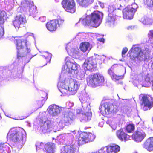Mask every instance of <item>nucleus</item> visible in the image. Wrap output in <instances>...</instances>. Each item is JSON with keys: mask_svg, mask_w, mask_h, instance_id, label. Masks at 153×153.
Segmentation results:
<instances>
[{"mask_svg": "<svg viewBox=\"0 0 153 153\" xmlns=\"http://www.w3.org/2000/svg\"><path fill=\"white\" fill-rule=\"evenodd\" d=\"M77 2L80 5L84 6L87 4L93 3L94 0H76Z\"/></svg>", "mask_w": 153, "mask_h": 153, "instance_id": "2f4dec72", "label": "nucleus"}, {"mask_svg": "<svg viewBox=\"0 0 153 153\" xmlns=\"http://www.w3.org/2000/svg\"><path fill=\"white\" fill-rule=\"evenodd\" d=\"M65 61L66 70L70 73H72L73 71L77 70L79 67V65L71 57H66Z\"/></svg>", "mask_w": 153, "mask_h": 153, "instance_id": "f8f14e48", "label": "nucleus"}, {"mask_svg": "<svg viewBox=\"0 0 153 153\" xmlns=\"http://www.w3.org/2000/svg\"><path fill=\"white\" fill-rule=\"evenodd\" d=\"M26 22L25 17L21 15H17L15 17L13 23L16 28H19L20 27L21 24H23Z\"/></svg>", "mask_w": 153, "mask_h": 153, "instance_id": "dca6fc26", "label": "nucleus"}, {"mask_svg": "<svg viewBox=\"0 0 153 153\" xmlns=\"http://www.w3.org/2000/svg\"><path fill=\"white\" fill-rule=\"evenodd\" d=\"M45 101L44 100L42 99H40V100H38L37 103L38 107H42Z\"/></svg>", "mask_w": 153, "mask_h": 153, "instance_id": "58836bf2", "label": "nucleus"}, {"mask_svg": "<svg viewBox=\"0 0 153 153\" xmlns=\"http://www.w3.org/2000/svg\"><path fill=\"white\" fill-rule=\"evenodd\" d=\"M73 115L71 112H66L62 118V122L66 125H69L73 122Z\"/></svg>", "mask_w": 153, "mask_h": 153, "instance_id": "6ab92c4d", "label": "nucleus"}, {"mask_svg": "<svg viewBox=\"0 0 153 153\" xmlns=\"http://www.w3.org/2000/svg\"><path fill=\"white\" fill-rule=\"evenodd\" d=\"M36 54H35L33 55L32 54L31 51H29V58L30 57V59H31L32 57L36 56Z\"/></svg>", "mask_w": 153, "mask_h": 153, "instance_id": "de8ad7c7", "label": "nucleus"}, {"mask_svg": "<svg viewBox=\"0 0 153 153\" xmlns=\"http://www.w3.org/2000/svg\"><path fill=\"white\" fill-rule=\"evenodd\" d=\"M46 26L47 29L51 32L56 31L58 27V25L55 20H51L47 22Z\"/></svg>", "mask_w": 153, "mask_h": 153, "instance_id": "393cba45", "label": "nucleus"}, {"mask_svg": "<svg viewBox=\"0 0 153 153\" xmlns=\"http://www.w3.org/2000/svg\"><path fill=\"white\" fill-rule=\"evenodd\" d=\"M27 37H24L16 40L17 49V57L18 59L25 56L28 52L27 43Z\"/></svg>", "mask_w": 153, "mask_h": 153, "instance_id": "7ed1b4c3", "label": "nucleus"}, {"mask_svg": "<svg viewBox=\"0 0 153 153\" xmlns=\"http://www.w3.org/2000/svg\"><path fill=\"white\" fill-rule=\"evenodd\" d=\"M92 113L90 112H87L83 115V119L87 121L90 120L91 119Z\"/></svg>", "mask_w": 153, "mask_h": 153, "instance_id": "473e14b6", "label": "nucleus"}, {"mask_svg": "<svg viewBox=\"0 0 153 153\" xmlns=\"http://www.w3.org/2000/svg\"><path fill=\"white\" fill-rule=\"evenodd\" d=\"M41 99L46 101L48 99V95L47 93L45 91H42L40 94Z\"/></svg>", "mask_w": 153, "mask_h": 153, "instance_id": "e433bc0d", "label": "nucleus"}, {"mask_svg": "<svg viewBox=\"0 0 153 153\" xmlns=\"http://www.w3.org/2000/svg\"><path fill=\"white\" fill-rule=\"evenodd\" d=\"M6 16V12L4 11L0 10V38L3 36L4 33V27L2 26V25L4 23Z\"/></svg>", "mask_w": 153, "mask_h": 153, "instance_id": "f3484780", "label": "nucleus"}, {"mask_svg": "<svg viewBox=\"0 0 153 153\" xmlns=\"http://www.w3.org/2000/svg\"><path fill=\"white\" fill-rule=\"evenodd\" d=\"M39 20L41 22H44L46 21V18L45 16H41L39 17Z\"/></svg>", "mask_w": 153, "mask_h": 153, "instance_id": "a18cd8bd", "label": "nucleus"}, {"mask_svg": "<svg viewBox=\"0 0 153 153\" xmlns=\"http://www.w3.org/2000/svg\"><path fill=\"white\" fill-rule=\"evenodd\" d=\"M138 80L141 83L143 86L147 87L151 83L148 74L144 71H142L138 74Z\"/></svg>", "mask_w": 153, "mask_h": 153, "instance_id": "2eb2a0df", "label": "nucleus"}, {"mask_svg": "<svg viewBox=\"0 0 153 153\" xmlns=\"http://www.w3.org/2000/svg\"><path fill=\"white\" fill-rule=\"evenodd\" d=\"M140 22L144 25H151L153 22V20L150 18L147 17H144L142 18Z\"/></svg>", "mask_w": 153, "mask_h": 153, "instance_id": "7c9ffc66", "label": "nucleus"}, {"mask_svg": "<svg viewBox=\"0 0 153 153\" xmlns=\"http://www.w3.org/2000/svg\"><path fill=\"white\" fill-rule=\"evenodd\" d=\"M116 20L115 16L112 14H108V16L106 20V22L109 25H114Z\"/></svg>", "mask_w": 153, "mask_h": 153, "instance_id": "c756f323", "label": "nucleus"}, {"mask_svg": "<svg viewBox=\"0 0 153 153\" xmlns=\"http://www.w3.org/2000/svg\"><path fill=\"white\" fill-rule=\"evenodd\" d=\"M98 40L100 42H102L103 43H104L105 41V39L103 38L99 39Z\"/></svg>", "mask_w": 153, "mask_h": 153, "instance_id": "09e8293b", "label": "nucleus"}, {"mask_svg": "<svg viewBox=\"0 0 153 153\" xmlns=\"http://www.w3.org/2000/svg\"><path fill=\"white\" fill-rule=\"evenodd\" d=\"M2 1V0H0V1ZM2 1H5V0H2Z\"/></svg>", "mask_w": 153, "mask_h": 153, "instance_id": "6e6d98bb", "label": "nucleus"}, {"mask_svg": "<svg viewBox=\"0 0 153 153\" xmlns=\"http://www.w3.org/2000/svg\"><path fill=\"white\" fill-rule=\"evenodd\" d=\"M25 133L22 128L20 127L12 128L8 134L7 137L12 142L20 144L21 147L23 144V138Z\"/></svg>", "mask_w": 153, "mask_h": 153, "instance_id": "f257e3e1", "label": "nucleus"}, {"mask_svg": "<svg viewBox=\"0 0 153 153\" xmlns=\"http://www.w3.org/2000/svg\"><path fill=\"white\" fill-rule=\"evenodd\" d=\"M142 146L148 151H153V137L147 139L143 143Z\"/></svg>", "mask_w": 153, "mask_h": 153, "instance_id": "aec40b11", "label": "nucleus"}, {"mask_svg": "<svg viewBox=\"0 0 153 153\" xmlns=\"http://www.w3.org/2000/svg\"><path fill=\"white\" fill-rule=\"evenodd\" d=\"M29 2L28 1L24 0L21 3V6L24 8L27 7L28 6Z\"/></svg>", "mask_w": 153, "mask_h": 153, "instance_id": "4c0bfd02", "label": "nucleus"}, {"mask_svg": "<svg viewBox=\"0 0 153 153\" xmlns=\"http://www.w3.org/2000/svg\"><path fill=\"white\" fill-rule=\"evenodd\" d=\"M90 45L89 42H82L80 44L79 48L81 51L83 52H85L90 49Z\"/></svg>", "mask_w": 153, "mask_h": 153, "instance_id": "c85d7f7f", "label": "nucleus"}, {"mask_svg": "<svg viewBox=\"0 0 153 153\" xmlns=\"http://www.w3.org/2000/svg\"><path fill=\"white\" fill-rule=\"evenodd\" d=\"M61 3L62 7L67 12L73 13L75 11L74 0H63Z\"/></svg>", "mask_w": 153, "mask_h": 153, "instance_id": "4468645a", "label": "nucleus"}, {"mask_svg": "<svg viewBox=\"0 0 153 153\" xmlns=\"http://www.w3.org/2000/svg\"><path fill=\"white\" fill-rule=\"evenodd\" d=\"M29 36L34 37V34L33 33H29Z\"/></svg>", "mask_w": 153, "mask_h": 153, "instance_id": "8fccbe9b", "label": "nucleus"}, {"mask_svg": "<svg viewBox=\"0 0 153 153\" xmlns=\"http://www.w3.org/2000/svg\"><path fill=\"white\" fill-rule=\"evenodd\" d=\"M152 1V0H144V3L145 5L151 7Z\"/></svg>", "mask_w": 153, "mask_h": 153, "instance_id": "a19ab883", "label": "nucleus"}, {"mask_svg": "<svg viewBox=\"0 0 153 153\" xmlns=\"http://www.w3.org/2000/svg\"><path fill=\"white\" fill-rule=\"evenodd\" d=\"M137 8V4H135L127 6L123 10V18L126 19H132Z\"/></svg>", "mask_w": 153, "mask_h": 153, "instance_id": "9d476101", "label": "nucleus"}, {"mask_svg": "<svg viewBox=\"0 0 153 153\" xmlns=\"http://www.w3.org/2000/svg\"><path fill=\"white\" fill-rule=\"evenodd\" d=\"M104 61L102 58L100 57L98 58H94L90 57L85 59L83 64V66L88 70H92L97 67V63L101 64Z\"/></svg>", "mask_w": 153, "mask_h": 153, "instance_id": "423d86ee", "label": "nucleus"}, {"mask_svg": "<svg viewBox=\"0 0 153 153\" xmlns=\"http://www.w3.org/2000/svg\"><path fill=\"white\" fill-rule=\"evenodd\" d=\"M102 13L98 11H94L86 19L85 25L93 27H97L100 24V16H102Z\"/></svg>", "mask_w": 153, "mask_h": 153, "instance_id": "20e7f679", "label": "nucleus"}, {"mask_svg": "<svg viewBox=\"0 0 153 153\" xmlns=\"http://www.w3.org/2000/svg\"><path fill=\"white\" fill-rule=\"evenodd\" d=\"M141 95H142L141 105L143 110L145 111L150 109L153 106V102L150 99L151 97L145 94H141Z\"/></svg>", "mask_w": 153, "mask_h": 153, "instance_id": "ddd939ff", "label": "nucleus"}, {"mask_svg": "<svg viewBox=\"0 0 153 153\" xmlns=\"http://www.w3.org/2000/svg\"><path fill=\"white\" fill-rule=\"evenodd\" d=\"M27 117H28V116H27H27H26L24 117H23L22 118V119H25V118H27Z\"/></svg>", "mask_w": 153, "mask_h": 153, "instance_id": "3c124183", "label": "nucleus"}, {"mask_svg": "<svg viewBox=\"0 0 153 153\" xmlns=\"http://www.w3.org/2000/svg\"><path fill=\"white\" fill-rule=\"evenodd\" d=\"M29 13L30 16L34 18L36 17L37 15L36 7L34 5L33 2L32 1H29Z\"/></svg>", "mask_w": 153, "mask_h": 153, "instance_id": "cd10ccee", "label": "nucleus"}, {"mask_svg": "<svg viewBox=\"0 0 153 153\" xmlns=\"http://www.w3.org/2000/svg\"><path fill=\"white\" fill-rule=\"evenodd\" d=\"M85 128L86 129V127H85Z\"/></svg>", "mask_w": 153, "mask_h": 153, "instance_id": "4d7b16f0", "label": "nucleus"}, {"mask_svg": "<svg viewBox=\"0 0 153 153\" xmlns=\"http://www.w3.org/2000/svg\"><path fill=\"white\" fill-rule=\"evenodd\" d=\"M82 102V106L83 107L84 109H89L90 107V105L88 102L86 101L85 102L84 100H82L81 101Z\"/></svg>", "mask_w": 153, "mask_h": 153, "instance_id": "c9c22d12", "label": "nucleus"}, {"mask_svg": "<svg viewBox=\"0 0 153 153\" xmlns=\"http://www.w3.org/2000/svg\"><path fill=\"white\" fill-rule=\"evenodd\" d=\"M49 113L53 116L57 115L60 112V108L55 104L50 105L48 108Z\"/></svg>", "mask_w": 153, "mask_h": 153, "instance_id": "4be33fe9", "label": "nucleus"}, {"mask_svg": "<svg viewBox=\"0 0 153 153\" xmlns=\"http://www.w3.org/2000/svg\"><path fill=\"white\" fill-rule=\"evenodd\" d=\"M129 52L130 57L133 60L137 58L140 60H143L146 57L141 48L136 46L135 45L133 46Z\"/></svg>", "mask_w": 153, "mask_h": 153, "instance_id": "0eeeda50", "label": "nucleus"}, {"mask_svg": "<svg viewBox=\"0 0 153 153\" xmlns=\"http://www.w3.org/2000/svg\"><path fill=\"white\" fill-rule=\"evenodd\" d=\"M62 87H60V91L62 94H66L68 91L70 93L69 94H74L77 91L78 88L77 85L74 81L70 82L68 86L66 85L63 82L61 83Z\"/></svg>", "mask_w": 153, "mask_h": 153, "instance_id": "1a4fd4ad", "label": "nucleus"}, {"mask_svg": "<svg viewBox=\"0 0 153 153\" xmlns=\"http://www.w3.org/2000/svg\"><path fill=\"white\" fill-rule=\"evenodd\" d=\"M97 153H103V151H101V152H98Z\"/></svg>", "mask_w": 153, "mask_h": 153, "instance_id": "864d4df0", "label": "nucleus"}, {"mask_svg": "<svg viewBox=\"0 0 153 153\" xmlns=\"http://www.w3.org/2000/svg\"><path fill=\"white\" fill-rule=\"evenodd\" d=\"M135 127L134 125L132 124H128L126 127V130L127 132L130 133L134 131Z\"/></svg>", "mask_w": 153, "mask_h": 153, "instance_id": "72a5a7b5", "label": "nucleus"}, {"mask_svg": "<svg viewBox=\"0 0 153 153\" xmlns=\"http://www.w3.org/2000/svg\"><path fill=\"white\" fill-rule=\"evenodd\" d=\"M81 72L79 73V74H78V75L80 77H81L82 78L84 77L85 76V75L84 74V72H83V73H82V72L81 73Z\"/></svg>", "mask_w": 153, "mask_h": 153, "instance_id": "49530a36", "label": "nucleus"}, {"mask_svg": "<svg viewBox=\"0 0 153 153\" xmlns=\"http://www.w3.org/2000/svg\"><path fill=\"white\" fill-rule=\"evenodd\" d=\"M128 51V48L127 47H125L122 50V57L123 56V55H125Z\"/></svg>", "mask_w": 153, "mask_h": 153, "instance_id": "c03bdc74", "label": "nucleus"}, {"mask_svg": "<svg viewBox=\"0 0 153 153\" xmlns=\"http://www.w3.org/2000/svg\"><path fill=\"white\" fill-rule=\"evenodd\" d=\"M76 150V145L72 144L65 146L63 148V153H75Z\"/></svg>", "mask_w": 153, "mask_h": 153, "instance_id": "a878e982", "label": "nucleus"}, {"mask_svg": "<svg viewBox=\"0 0 153 153\" xmlns=\"http://www.w3.org/2000/svg\"><path fill=\"white\" fill-rule=\"evenodd\" d=\"M95 135L91 133L83 132L80 133L78 140L79 145H82L87 143L92 142L95 138Z\"/></svg>", "mask_w": 153, "mask_h": 153, "instance_id": "6e6552de", "label": "nucleus"}, {"mask_svg": "<svg viewBox=\"0 0 153 153\" xmlns=\"http://www.w3.org/2000/svg\"><path fill=\"white\" fill-rule=\"evenodd\" d=\"M146 136L145 133L138 131H136L132 135L133 139L137 142L142 141Z\"/></svg>", "mask_w": 153, "mask_h": 153, "instance_id": "5701e85b", "label": "nucleus"}, {"mask_svg": "<svg viewBox=\"0 0 153 153\" xmlns=\"http://www.w3.org/2000/svg\"><path fill=\"white\" fill-rule=\"evenodd\" d=\"M122 68V67L121 65L114 64L108 69V73L113 80H118L123 78V76L117 75L114 73V72H119Z\"/></svg>", "mask_w": 153, "mask_h": 153, "instance_id": "9b49d317", "label": "nucleus"}, {"mask_svg": "<svg viewBox=\"0 0 153 153\" xmlns=\"http://www.w3.org/2000/svg\"><path fill=\"white\" fill-rule=\"evenodd\" d=\"M51 56V54L48 52L45 53L44 55H42V58L41 61V62L42 63V66L46 65L48 62H50Z\"/></svg>", "mask_w": 153, "mask_h": 153, "instance_id": "bb28decb", "label": "nucleus"}, {"mask_svg": "<svg viewBox=\"0 0 153 153\" xmlns=\"http://www.w3.org/2000/svg\"><path fill=\"white\" fill-rule=\"evenodd\" d=\"M88 85L92 88H95L102 85L105 79L103 75L99 73H92L86 78Z\"/></svg>", "mask_w": 153, "mask_h": 153, "instance_id": "f03ea898", "label": "nucleus"}, {"mask_svg": "<svg viewBox=\"0 0 153 153\" xmlns=\"http://www.w3.org/2000/svg\"><path fill=\"white\" fill-rule=\"evenodd\" d=\"M116 135L121 141L126 142L130 139L131 136L126 133L122 129L117 130L116 132Z\"/></svg>", "mask_w": 153, "mask_h": 153, "instance_id": "a211bd4d", "label": "nucleus"}, {"mask_svg": "<svg viewBox=\"0 0 153 153\" xmlns=\"http://www.w3.org/2000/svg\"><path fill=\"white\" fill-rule=\"evenodd\" d=\"M56 25L59 27H62L65 24L64 20L62 19H54Z\"/></svg>", "mask_w": 153, "mask_h": 153, "instance_id": "f704fd0d", "label": "nucleus"}, {"mask_svg": "<svg viewBox=\"0 0 153 153\" xmlns=\"http://www.w3.org/2000/svg\"><path fill=\"white\" fill-rule=\"evenodd\" d=\"M42 120H40V122H41V123L42 122Z\"/></svg>", "mask_w": 153, "mask_h": 153, "instance_id": "5fc2aeb1", "label": "nucleus"}, {"mask_svg": "<svg viewBox=\"0 0 153 153\" xmlns=\"http://www.w3.org/2000/svg\"><path fill=\"white\" fill-rule=\"evenodd\" d=\"M148 37L151 39L153 38V30H150L148 34Z\"/></svg>", "mask_w": 153, "mask_h": 153, "instance_id": "37998d69", "label": "nucleus"}, {"mask_svg": "<svg viewBox=\"0 0 153 153\" xmlns=\"http://www.w3.org/2000/svg\"><path fill=\"white\" fill-rule=\"evenodd\" d=\"M99 110L104 114L108 115L111 113H116L118 111L117 106L108 102H106L101 105Z\"/></svg>", "mask_w": 153, "mask_h": 153, "instance_id": "39448f33", "label": "nucleus"}, {"mask_svg": "<svg viewBox=\"0 0 153 153\" xmlns=\"http://www.w3.org/2000/svg\"><path fill=\"white\" fill-rule=\"evenodd\" d=\"M115 10L116 9L113 6H109L108 7L109 14H112V13H113Z\"/></svg>", "mask_w": 153, "mask_h": 153, "instance_id": "ea45409f", "label": "nucleus"}, {"mask_svg": "<svg viewBox=\"0 0 153 153\" xmlns=\"http://www.w3.org/2000/svg\"><path fill=\"white\" fill-rule=\"evenodd\" d=\"M151 6H153V0H152Z\"/></svg>", "mask_w": 153, "mask_h": 153, "instance_id": "603ef678", "label": "nucleus"}, {"mask_svg": "<svg viewBox=\"0 0 153 153\" xmlns=\"http://www.w3.org/2000/svg\"><path fill=\"white\" fill-rule=\"evenodd\" d=\"M43 145V143L42 142L38 143L36 145L37 149H41L42 148Z\"/></svg>", "mask_w": 153, "mask_h": 153, "instance_id": "79ce46f5", "label": "nucleus"}, {"mask_svg": "<svg viewBox=\"0 0 153 153\" xmlns=\"http://www.w3.org/2000/svg\"><path fill=\"white\" fill-rule=\"evenodd\" d=\"M56 145L51 142H48L44 146V150L46 153H54Z\"/></svg>", "mask_w": 153, "mask_h": 153, "instance_id": "b1692460", "label": "nucleus"}, {"mask_svg": "<svg viewBox=\"0 0 153 153\" xmlns=\"http://www.w3.org/2000/svg\"><path fill=\"white\" fill-rule=\"evenodd\" d=\"M40 123H39L40 124ZM40 126V130L44 133H47L51 130L52 125L51 121L47 120L44 122L43 125L39 124Z\"/></svg>", "mask_w": 153, "mask_h": 153, "instance_id": "412c9836", "label": "nucleus"}]
</instances>
